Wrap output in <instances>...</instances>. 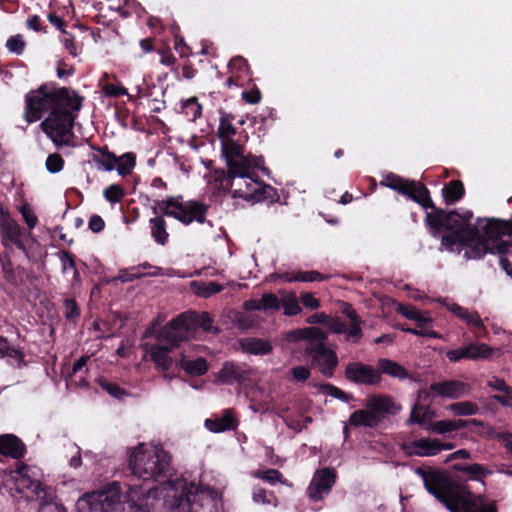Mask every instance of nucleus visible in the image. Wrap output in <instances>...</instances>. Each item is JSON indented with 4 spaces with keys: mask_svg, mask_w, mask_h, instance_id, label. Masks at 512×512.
Instances as JSON below:
<instances>
[{
    "mask_svg": "<svg viewBox=\"0 0 512 512\" xmlns=\"http://www.w3.org/2000/svg\"><path fill=\"white\" fill-rule=\"evenodd\" d=\"M381 185L408 196L425 209H432V212L426 213V223L432 229L433 235H438L443 229L452 231L441 238V245L447 251L458 254L463 252L466 260L480 259L487 254L490 240L483 232L485 223L482 225L480 219L476 225H463L460 213L456 210L446 212L436 208L428 189L421 182L406 180L391 173Z\"/></svg>",
    "mask_w": 512,
    "mask_h": 512,
    "instance_id": "obj_1",
    "label": "nucleus"
},
{
    "mask_svg": "<svg viewBox=\"0 0 512 512\" xmlns=\"http://www.w3.org/2000/svg\"><path fill=\"white\" fill-rule=\"evenodd\" d=\"M125 501L133 512H221L215 491L199 488L182 478L146 491L136 484H128Z\"/></svg>",
    "mask_w": 512,
    "mask_h": 512,
    "instance_id": "obj_2",
    "label": "nucleus"
},
{
    "mask_svg": "<svg viewBox=\"0 0 512 512\" xmlns=\"http://www.w3.org/2000/svg\"><path fill=\"white\" fill-rule=\"evenodd\" d=\"M25 103L24 117L28 123L38 121L49 112L40 127L57 148L77 146L73 125L82 107L81 97L70 95L67 88H55L47 83L27 93Z\"/></svg>",
    "mask_w": 512,
    "mask_h": 512,
    "instance_id": "obj_3",
    "label": "nucleus"
},
{
    "mask_svg": "<svg viewBox=\"0 0 512 512\" xmlns=\"http://www.w3.org/2000/svg\"><path fill=\"white\" fill-rule=\"evenodd\" d=\"M415 473L423 480L425 489L451 512H497L494 501L485 502L442 472L417 468Z\"/></svg>",
    "mask_w": 512,
    "mask_h": 512,
    "instance_id": "obj_4",
    "label": "nucleus"
},
{
    "mask_svg": "<svg viewBox=\"0 0 512 512\" xmlns=\"http://www.w3.org/2000/svg\"><path fill=\"white\" fill-rule=\"evenodd\" d=\"M131 474L144 482L164 481L172 476L171 455L162 446L139 444L129 457Z\"/></svg>",
    "mask_w": 512,
    "mask_h": 512,
    "instance_id": "obj_5",
    "label": "nucleus"
},
{
    "mask_svg": "<svg viewBox=\"0 0 512 512\" xmlns=\"http://www.w3.org/2000/svg\"><path fill=\"white\" fill-rule=\"evenodd\" d=\"M400 410L388 395L368 396L364 409L354 411L349 417V423L355 427L375 428L388 415H394Z\"/></svg>",
    "mask_w": 512,
    "mask_h": 512,
    "instance_id": "obj_6",
    "label": "nucleus"
},
{
    "mask_svg": "<svg viewBox=\"0 0 512 512\" xmlns=\"http://www.w3.org/2000/svg\"><path fill=\"white\" fill-rule=\"evenodd\" d=\"M163 215L172 217L184 225L193 222L200 224L212 223L206 220L209 206L197 200H184L182 196H170L158 203Z\"/></svg>",
    "mask_w": 512,
    "mask_h": 512,
    "instance_id": "obj_7",
    "label": "nucleus"
},
{
    "mask_svg": "<svg viewBox=\"0 0 512 512\" xmlns=\"http://www.w3.org/2000/svg\"><path fill=\"white\" fill-rule=\"evenodd\" d=\"M222 155L228 168V177L232 187L236 185L235 178L251 177V169L259 168L263 160L256 156L244 155V148L233 139L221 141Z\"/></svg>",
    "mask_w": 512,
    "mask_h": 512,
    "instance_id": "obj_8",
    "label": "nucleus"
},
{
    "mask_svg": "<svg viewBox=\"0 0 512 512\" xmlns=\"http://www.w3.org/2000/svg\"><path fill=\"white\" fill-rule=\"evenodd\" d=\"M121 487L113 482L101 491L87 493L77 501L78 509L83 512H123Z\"/></svg>",
    "mask_w": 512,
    "mask_h": 512,
    "instance_id": "obj_9",
    "label": "nucleus"
},
{
    "mask_svg": "<svg viewBox=\"0 0 512 512\" xmlns=\"http://www.w3.org/2000/svg\"><path fill=\"white\" fill-rule=\"evenodd\" d=\"M154 335L156 340L172 348L180 343L188 341L193 336L192 320L189 315L182 313L169 321L165 326L154 333L153 329H147L145 337Z\"/></svg>",
    "mask_w": 512,
    "mask_h": 512,
    "instance_id": "obj_10",
    "label": "nucleus"
},
{
    "mask_svg": "<svg viewBox=\"0 0 512 512\" xmlns=\"http://www.w3.org/2000/svg\"><path fill=\"white\" fill-rule=\"evenodd\" d=\"M483 232L490 240L487 253L512 255V242L502 240L503 236H512V222L510 220L486 219Z\"/></svg>",
    "mask_w": 512,
    "mask_h": 512,
    "instance_id": "obj_11",
    "label": "nucleus"
},
{
    "mask_svg": "<svg viewBox=\"0 0 512 512\" xmlns=\"http://www.w3.org/2000/svg\"><path fill=\"white\" fill-rule=\"evenodd\" d=\"M41 473L37 467L21 465L13 472L15 489L27 497L35 495L41 497L45 495L40 482Z\"/></svg>",
    "mask_w": 512,
    "mask_h": 512,
    "instance_id": "obj_12",
    "label": "nucleus"
},
{
    "mask_svg": "<svg viewBox=\"0 0 512 512\" xmlns=\"http://www.w3.org/2000/svg\"><path fill=\"white\" fill-rule=\"evenodd\" d=\"M305 351L311 358L312 364L319 368L323 376L331 378L334 375L338 358L333 350L326 347L325 343L307 344Z\"/></svg>",
    "mask_w": 512,
    "mask_h": 512,
    "instance_id": "obj_13",
    "label": "nucleus"
},
{
    "mask_svg": "<svg viewBox=\"0 0 512 512\" xmlns=\"http://www.w3.org/2000/svg\"><path fill=\"white\" fill-rule=\"evenodd\" d=\"M336 481L334 468H322L317 470L307 488V495L313 501H320L328 495Z\"/></svg>",
    "mask_w": 512,
    "mask_h": 512,
    "instance_id": "obj_14",
    "label": "nucleus"
},
{
    "mask_svg": "<svg viewBox=\"0 0 512 512\" xmlns=\"http://www.w3.org/2000/svg\"><path fill=\"white\" fill-rule=\"evenodd\" d=\"M344 375L352 383L369 386L378 385L382 379L377 368L362 362L348 363Z\"/></svg>",
    "mask_w": 512,
    "mask_h": 512,
    "instance_id": "obj_15",
    "label": "nucleus"
},
{
    "mask_svg": "<svg viewBox=\"0 0 512 512\" xmlns=\"http://www.w3.org/2000/svg\"><path fill=\"white\" fill-rule=\"evenodd\" d=\"M257 176L254 169H251V177L243 179L235 178L236 185L232 187L231 179L228 177L231 194L234 198H242L247 201H260L264 197L262 195L261 183L254 179Z\"/></svg>",
    "mask_w": 512,
    "mask_h": 512,
    "instance_id": "obj_16",
    "label": "nucleus"
},
{
    "mask_svg": "<svg viewBox=\"0 0 512 512\" xmlns=\"http://www.w3.org/2000/svg\"><path fill=\"white\" fill-rule=\"evenodd\" d=\"M398 311L407 319L414 320L416 325H418V329L408 328L404 329V331L418 336H427L431 338L439 337L436 332L429 330V328L432 326V319L424 316L416 308L412 306L401 305L399 306Z\"/></svg>",
    "mask_w": 512,
    "mask_h": 512,
    "instance_id": "obj_17",
    "label": "nucleus"
},
{
    "mask_svg": "<svg viewBox=\"0 0 512 512\" xmlns=\"http://www.w3.org/2000/svg\"><path fill=\"white\" fill-rule=\"evenodd\" d=\"M1 228L5 245H7V242L9 241L28 256L26 244L29 240L30 233H26L15 221L11 219H4L1 223Z\"/></svg>",
    "mask_w": 512,
    "mask_h": 512,
    "instance_id": "obj_18",
    "label": "nucleus"
},
{
    "mask_svg": "<svg viewBox=\"0 0 512 512\" xmlns=\"http://www.w3.org/2000/svg\"><path fill=\"white\" fill-rule=\"evenodd\" d=\"M429 390L442 398L458 399L469 393L468 384L459 380L432 383Z\"/></svg>",
    "mask_w": 512,
    "mask_h": 512,
    "instance_id": "obj_19",
    "label": "nucleus"
},
{
    "mask_svg": "<svg viewBox=\"0 0 512 512\" xmlns=\"http://www.w3.org/2000/svg\"><path fill=\"white\" fill-rule=\"evenodd\" d=\"M342 313L347 316L349 323H346L341 319V324L343 325V331L341 334L345 335L346 342L356 344L363 337L361 325L364 322L357 312L350 306H347Z\"/></svg>",
    "mask_w": 512,
    "mask_h": 512,
    "instance_id": "obj_20",
    "label": "nucleus"
},
{
    "mask_svg": "<svg viewBox=\"0 0 512 512\" xmlns=\"http://www.w3.org/2000/svg\"><path fill=\"white\" fill-rule=\"evenodd\" d=\"M438 439L420 438L402 446L403 451L408 456L429 457L439 453Z\"/></svg>",
    "mask_w": 512,
    "mask_h": 512,
    "instance_id": "obj_21",
    "label": "nucleus"
},
{
    "mask_svg": "<svg viewBox=\"0 0 512 512\" xmlns=\"http://www.w3.org/2000/svg\"><path fill=\"white\" fill-rule=\"evenodd\" d=\"M144 348L157 370L166 372L172 367L174 361L169 356L172 347L158 342L157 344H146Z\"/></svg>",
    "mask_w": 512,
    "mask_h": 512,
    "instance_id": "obj_22",
    "label": "nucleus"
},
{
    "mask_svg": "<svg viewBox=\"0 0 512 512\" xmlns=\"http://www.w3.org/2000/svg\"><path fill=\"white\" fill-rule=\"evenodd\" d=\"M25 453L24 443L13 434L0 435V454L12 458H21Z\"/></svg>",
    "mask_w": 512,
    "mask_h": 512,
    "instance_id": "obj_23",
    "label": "nucleus"
},
{
    "mask_svg": "<svg viewBox=\"0 0 512 512\" xmlns=\"http://www.w3.org/2000/svg\"><path fill=\"white\" fill-rule=\"evenodd\" d=\"M239 345L245 353L251 355H268L273 350L269 341L253 337L241 339Z\"/></svg>",
    "mask_w": 512,
    "mask_h": 512,
    "instance_id": "obj_24",
    "label": "nucleus"
},
{
    "mask_svg": "<svg viewBox=\"0 0 512 512\" xmlns=\"http://www.w3.org/2000/svg\"><path fill=\"white\" fill-rule=\"evenodd\" d=\"M205 427L213 433H221L236 428V420L230 410H225L219 417L205 420Z\"/></svg>",
    "mask_w": 512,
    "mask_h": 512,
    "instance_id": "obj_25",
    "label": "nucleus"
},
{
    "mask_svg": "<svg viewBox=\"0 0 512 512\" xmlns=\"http://www.w3.org/2000/svg\"><path fill=\"white\" fill-rule=\"evenodd\" d=\"M219 378L223 383L231 384L234 381L247 379V372L240 366L227 362L219 372Z\"/></svg>",
    "mask_w": 512,
    "mask_h": 512,
    "instance_id": "obj_26",
    "label": "nucleus"
},
{
    "mask_svg": "<svg viewBox=\"0 0 512 512\" xmlns=\"http://www.w3.org/2000/svg\"><path fill=\"white\" fill-rule=\"evenodd\" d=\"M377 370L381 374H387L391 377L403 380L408 376L406 369L395 361L381 358L378 360Z\"/></svg>",
    "mask_w": 512,
    "mask_h": 512,
    "instance_id": "obj_27",
    "label": "nucleus"
},
{
    "mask_svg": "<svg viewBox=\"0 0 512 512\" xmlns=\"http://www.w3.org/2000/svg\"><path fill=\"white\" fill-rule=\"evenodd\" d=\"M151 236L156 243L164 246L168 242L166 221L162 216H155L149 220Z\"/></svg>",
    "mask_w": 512,
    "mask_h": 512,
    "instance_id": "obj_28",
    "label": "nucleus"
},
{
    "mask_svg": "<svg viewBox=\"0 0 512 512\" xmlns=\"http://www.w3.org/2000/svg\"><path fill=\"white\" fill-rule=\"evenodd\" d=\"M307 322L310 324H324L332 333L341 334L343 331V325L341 324V318L330 317L324 313H315L311 315Z\"/></svg>",
    "mask_w": 512,
    "mask_h": 512,
    "instance_id": "obj_29",
    "label": "nucleus"
},
{
    "mask_svg": "<svg viewBox=\"0 0 512 512\" xmlns=\"http://www.w3.org/2000/svg\"><path fill=\"white\" fill-rule=\"evenodd\" d=\"M220 122L218 127V137L221 141L226 139H232L231 137L236 134V128L232 125L234 116L224 110H219Z\"/></svg>",
    "mask_w": 512,
    "mask_h": 512,
    "instance_id": "obj_30",
    "label": "nucleus"
},
{
    "mask_svg": "<svg viewBox=\"0 0 512 512\" xmlns=\"http://www.w3.org/2000/svg\"><path fill=\"white\" fill-rule=\"evenodd\" d=\"M185 372L191 375H203L207 372V362L204 358H197L196 360H188L184 356L177 362Z\"/></svg>",
    "mask_w": 512,
    "mask_h": 512,
    "instance_id": "obj_31",
    "label": "nucleus"
},
{
    "mask_svg": "<svg viewBox=\"0 0 512 512\" xmlns=\"http://www.w3.org/2000/svg\"><path fill=\"white\" fill-rule=\"evenodd\" d=\"M99 155L93 156V161L98 165L99 168L105 171H112L117 165V156L110 152L107 147L96 148Z\"/></svg>",
    "mask_w": 512,
    "mask_h": 512,
    "instance_id": "obj_32",
    "label": "nucleus"
},
{
    "mask_svg": "<svg viewBox=\"0 0 512 512\" xmlns=\"http://www.w3.org/2000/svg\"><path fill=\"white\" fill-rule=\"evenodd\" d=\"M191 288L197 296L203 298H209L210 296L219 293L223 290L222 285L213 281H193L191 283Z\"/></svg>",
    "mask_w": 512,
    "mask_h": 512,
    "instance_id": "obj_33",
    "label": "nucleus"
},
{
    "mask_svg": "<svg viewBox=\"0 0 512 512\" xmlns=\"http://www.w3.org/2000/svg\"><path fill=\"white\" fill-rule=\"evenodd\" d=\"M464 192V185L460 180L451 181L442 191L443 197L447 204H453L459 201L463 197Z\"/></svg>",
    "mask_w": 512,
    "mask_h": 512,
    "instance_id": "obj_34",
    "label": "nucleus"
},
{
    "mask_svg": "<svg viewBox=\"0 0 512 512\" xmlns=\"http://www.w3.org/2000/svg\"><path fill=\"white\" fill-rule=\"evenodd\" d=\"M272 277L283 278L286 282L300 281V282H314L324 280L325 277L318 271L297 272L294 276L288 273L283 275L273 274Z\"/></svg>",
    "mask_w": 512,
    "mask_h": 512,
    "instance_id": "obj_35",
    "label": "nucleus"
},
{
    "mask_svg": "<svg viewBox=\"0 0 512 512\" xmlns=\"http://www.w3.org/2000/svg\"><path fill=\"white\" fill-rule=\"evenodd\" d=\"M191 317L193 333L195 332L196 326L201 327L204 331L218 333V328H213V320L211 319L208 312L197 313H186Z\"/></svg>",
    "mask_w": 512,
    "mask_h": 512,
    "instance_id": "obj_36",
    "label": "nucleus"
},
{
    "mask_svg": "<svg viewBox=\"0 0 512 512\" xmlns=\"http://www.w3.org/2000/svg\"><path fill=\"white\" fill-rule=\"evenodd\" d=\"M136 156L132 152H127L119 157H117V165L115 169L118 174L121 176H126L130 174L135 167Z\"/></svg>",
    "mask_w": 512,
    "mask_h": 512,
    "instance_id": "obj_37",
    "label": "nucleus"
},
{
    "mask_svg": "<svg viewBox=\"0 0 512 512\" xmlns=\"http://www.w3.org/2000/svg\"><path fill=\"white\" fill-rule=\"evenodd\" d=\"M466 350L470 360L485 359L492 353V349L487 344L478 342L469 344Z\"/></svg>",
    "mask_w": 512,
    "mask_h": 512,
    "instance_id": "obj_38",
    "label": "nucleus"
},
{
    "mask_svg": "<svg viewBox=\"0 0 512 512\" xmlns=\"http://www.w3.org/2000/svg\"><path fill=\"white\" fill-rule=\"evenodd\" d=\"M447 409L457 416L475 415L479 410L478 406L470 401L450 404Z\"/></svg>",
    "mask_w": 512,
    "mask_h": 512,
    "instance_id": "obj_39",
    "label": "nucleus"
},
{
    "mask_svg": "<svg viewBox=\"0 0 512 512\" xmlns=\"http://www.w3.org/2000/svg\"><path fill=\"white\" fill-rule=\"evenodd\" d=\"M453 469L469 474L471 479H474V480H479L480 478L484 477L485 475L491 473L483 465L477 464V463L468 465V466H464L461 464H455V465H453Z\"/></svg>",
    "mask_w": 512,
    "mask_h": 512,
    "instance_id": "obj_40",
    "label": "nucleus"
},
{
    "mask_svg": "<svg viewBox=\"0 0 512 512\" xmlns=\"http://www.w3.org/2000/svg\"><path fill=\"white\" fill-rule=\"evenodd\" d=\"M301 338L308 339V344L312 343H324L328 335L325 331L317 327H307L301 331H298Z\"/></svg>",
    "mask_w": 512,
    "mask_h": 512,
    "instance_id": "obj_41",
    "label": "nucleus"
},
{
    "mask_svg": "<svg viewBox=\"0 0 512 512\" xmlns=\"http://www.w3.org/2000/svg\"><path fill=\"white\" fill-rule=\"evenodd\" d=\"M148 267L152 266L148 263H144L142 265L134 266L129 269L120 270L117 278L122 282H131L135 279H139L145 276V273H143L141 270Z\"/></svg>",
    "mask_w": 512,
    "mask_h": 512,
    "instance_id": "obj_42",
    "label": "nucleus"
},
{
    "mask_svg": "<svg viewBox=\"0 0 512 512\" xmlns=\"http://www.w3.org/2000/svg\"><path fill=\"white\" fill-rule=\"evenodd\" d=\"M3 357H9L16 360L18 367H20L24 362L22 353L14 347H10L6 339L0 337V358Z\"/></svg>",
    "mask_w": 512,
    "mask_h": 512,
    "instance_id": "obj_43",
    "label": "nucleus"
},
{
    "mask_svg": "<svg viewBox=\"0 0 512 512\" xmlns=\"http://www.w3.org/2000/svg\"><path fill=\"white\" fill-rule=\"evenodd\" d=\"M183 111L187 117L195 121L201 116L202 106L198 103L196 97H192L184 102Z\"/></svg>",
    "mask_w": 512,
    "mask_h": 512,
    "instance_id": "obj_44",
    "label": "nucleus"
},
{
    "mask_svg": "<svg viewBox=\"0 0 512 512\" xmlns=\"http://www.w3.org/2000/svg\"><path fill=\"white\" fill-rule=\"evenodd\" d=\"M430 411L428 407L420 406L419 404L414 405L410 418L408 419L409 424H422L427 419H430Z\"/></svg>",
    "mask_w": 512,
    "mask_h": 512,
    "instance_id": "obj_45",
    "label": "nucleus"
},
{
    "mask_svg": "<svg viewBox=\"0 0 512 512\" xmlns=\"http://www.w3.org/2000/svg\"><path fill=\"white\" fill-rule=\"evenodd\" d=\"M98 383L104 391H106L109 395L116 399H122L124 396L127 395V392L124 389H122L118 384L107 381L104 378H100L98 380Z\"/></svg>",
    "mask_w": 512,
    "mask_h": 512,
    "instance_id": "obj_46",
    "label": "nucleus"
},
{
    "mask_svg": "<svg viewBox=\"0 0 512 512\" xmlns=\"http://www.w3.org/2000/svg\"><path fill=\"white\" fill-rule=\"evenodd\" d=\"M320 389L324 393H326V394H328V395H330V396H332V397H334L336 399L344 401V402H349L353 398L351 394H347L346 392H344L340 388H338V387H336V386H334L333 384H330V383L322 384L320 386Z\"/></svg>",
    "mask_w": 512,
    "mask_h": 512,
    "instance_id": "obj_47",
    "label": "nucleus"
},
{
    "mask_svg": "<svg viewBox=\"0 0 512 512\" xmlns=\"http://www.w3.org/2000/svg\"><path fill=\"white\" fill-rule=\"evenodd\" d=\"M261 311H277L280 308V302L275 294L265 293L260 299Z\"/></svg>",
    "mask_w": 512,
    "mask_h": 512,
    "instance_id": "obj_48",
    "label": "nucleus"
},
{
    "mask_svg": "<svg viewBox=\"0 0 512 512\" xmlns=\"http://www.w3.org/2000/svg\"><path fill=\"white\" fill-rule=\"evenodd\" d=\"M104 197L110 203H118L124 197V191L120 185L113 184L104 190Z\"/></svg>",
    "mask_w": 512,
    "mask_h": 512,
    "instance_id": "obj_49",
    "label": "nucleus"
},
{
    "mask_svg": "<svg viewBox=\"0 0 512 512\" xmlns=\"http://www.w3.org/2000/svg\"><path fill=\"white\" fill-rule=\"evenodd\" d=\"M45 166L48 172L55 174L63 169L64 160L59 154L53 153L47 157Z\"/></svg>",
    "mask_w": 512,
    "mask_h": 512,
    "instance_id": "obj_50",
    "label": "nucleus"
},
{
    "mask_svg": "<svg viewBox=\"0 0 512 512\" xmlns=\"http://www.w3.org/2000/svg\"><path fill=\"white\" fill-rule=\"evenodd\" d=\"M256 478L262 479L270 484L282 482V474L276 469H267L265 471H257L254 473Z\"/></svg>",
    "mask_w": 512,
    "mask_h": 512,
    "instance_id": "obj_51",
    "label": "nucleus"
},
{
    "mask_svg": "<svg viewBox=\"0 0 512 512\" xmlns=\"http://www.w3.org/2000/svg\"><path fill=\"white\" fill-rule=\"evenodd\" d=\"M458 317L469 325L477 328H484L483 322L476 311H469L468 309L463 308V312H461Z\"/></svg>",
    "mask_w": 512,
    "mask_h": 512,
    "instance_id": "obj_52",
    "label": "nucleus"
},
{
    "mask_svg": "<svg viewBox=\"0 0 512 512\" xmlns=\"http://www.w3.org/2000/svg\"><path fill=\"white\" fill-rule=\"evenodd\" d=\"M283 308L284 314L289 316L297 315L301 312V307L295 295H289L283 299Z\"/></svg>",
    "mask_w": 512,
    "mask_h": 512,
    "instance_id": "obj_53",
    "label": "nucleus"
},
{
    "mask_svg": "<svg viewBox=\"0 0 512 512\" xmlns=\"http://www.w3.org/2000/svg\"><path fill=\"white\" fill-rule=\"evenodd\" d=\"M233 324L239 330L244 331L254 327L255 320L249 315L238 313L233 318Z\"/></svg>",
    "mask_w": 512,
    "mask_h": 512,
    "instance_id": "obj_54",
    "label": "nucleus"
},
{
    "mask_svg": "<svg viewBox=\"0 0 512 512\" xmlns=\"http://www.w3.org/2000/svg\"><path fill=\"white\" fill-rule=\"evenodd\" d=\"M427 429L437 434L453 432V420L451 419L432 422L428 425Z\"/></svg>",
    "mask_w": 512,
    "mask_h": 512,
    "instance_id": "obj_55",
    "label": "nucleus"
},
{
    "mask_svg": "<svg viewBox=\"0 0 512 512\" xmlns=\"http://www.w3.org/2000/svg\"><path fill=\"white\" fill-rule=\"evenodd\" d=\"M7 49L17 55H21L25 48V42L21 35L11 36L6 42Z\"/></svg>",
    "mask_w": 512,
    "mask_h": 512,
    "instance_id": "obj_56",
    "label": "nucleus"
},
{
    "mask_svg": "<svg viewBox=\"0 0 512 512\" xmlns=\"http://www.w3.org/2000/svg\"><path fill=\"white\" fill-rule=\"evenodd\" d=\"M64 314L68 320H75L80 316L79 307L74 299L64 300Z\"/></svg>",
    "mask_w": 512,
    "mask_h": 512,
    "instance_id": "obj_57",
    "label": "nucleus"
},
{
    "mask_svg": "<svg viewBox=\"0 0 512 512\" xmlns=\"http://www.w3.org/2000/svg\"><path fill=\"white\" fill-rule=\"evenodd\" d=\"M293 380L304 382L310 377V370L305 366H296L291 369Z\"/></svg>",
    "mask_w": 512,
    "mask_h": 512,
    "instance_id": "obj_58",
    "label": "nucleus"
},
{
    "mask_svg": "<svg viewBox=\"0 0 512 512\" xmlns=\"http://www.w3.org/2000/svg\"><path fill=\"white\" fill-rule=\"evenodd\" d=\"M59 258L62 263V271L63 272H66L67 269H76L74 258L70 252H67V251L59 252Z\"/></svg>",
    "mask_w": 512,
    "mask_h": 512,
    "instance_id": "obj_59",
    "label": "nucleus"
},
{
    "mask_svg": "<svg viewBox=\"0 0 512 512\" xmlns=\"http://www.w3.org/2000/svg\"><path fill=\"white\" fill-rule=\"evenodd\" d=\"M446 357L451 362H458V361H460L462 359H468V354H467L466 346L460 347V348L454 349V350H449L446 353Z\"/></svg>",
    "mask_w": 512,
    "mask_h": 512,
    "instance_id": "obj_60",
    "label": "nucleus"
},
{
    "mask_svg": "<svg viewBox=\"0 0 512 512\" xmlns=\"http://www.w3.org/2000/svg\"><path fill=\"white\" fill-rule=\"evenodd\" d=\"M21 214L29 228H34L37 223V217L33 213L32 209L28 205H23L21 208Z\"/></svg>",
    "mask_w": 512,
    "mask_h": 512,
    "instance_id": "obj_61",
    "label": "nucleus"
},
{
    "mask_svg": "<svg viewBox=\"0 0 512 512\" xmlns=\"http://www.w3.org/2000/svg\"><path fill=\"white\" fill-rule=\"evenodd\" d=\"M300 301L305 307L310 309H317L320 306V301L312 293H303L300 296Z\"/></svg>",
    "mask_w": 512,
    "mask_h": 512,
    "instance_id": "obj_62",
    "label": "nucleus"
},
{
    "mask_svg": "<svg viewBox=\"0 0 512 512\" xmlns=\"http://www.w3.org/2000/svg\"><path fill=\"white\" fill-rule=\"evenodd\" d=\"M498 403L503 406H511L512 405V387H507L501 395H495L493 397Z\"/></svg>",
    "mask_w": 512,
    "mask_h": 512,
    "instance_id": "obj_63",
    "label": "nucleus"
},
{
    "mask_svg": "<svg viewBox=\"0 0 512 512\" xmlns=\"http://www.w3.org/2000/svg\"><path fill=\"white\" fill-rule=\"evenodd\" d=\"M38 512H66V509L56 502H45L41 504Z\"/></svg>",
    "mask_w": 512,
    "mask_h": 512,
    "instance_id": "obj_64",
    "label": "nucleus"
}]
</instances>
